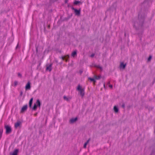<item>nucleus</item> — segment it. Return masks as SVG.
I'll return each mask as SVG.
<instances>
[{"mask_svg":"<svg viewBox=\"0 0 155 155\" xmlns=\"http://www.w3.org/2000/svg\"><path fill=\"white\" fill-rule=\"evenodd\" d=\"M37 114H34L35 116H36L37 115Z\"/></svg>","mask_w":155,"mask_h":155,"instance_id":"c756f323","label":"nucleus"},{"mask_svg":"<svg viewBox=\"0 0 155 155\" xmlns=\"http://www.w3.org/2000/svg\"><path fill=\"white\" fill-rule=\"evenodd\" d=\"M88 79L89 80H90L91 81L93 82L94 83H94L96 82V81L95 80V79H94V78H88Z\"/></svg>","mask_w":155,"mask_h":155,"instance_id":"f3484780","label":"nucleus"},{"mask_svg":"<svg viewBox=\"0 0 155 155\" xmlns=\"http://www.w3.org/2000/svg\"><path fill=\"white\" fill-rule=\"evenodd\" d=\"M101 75L96 76L95 75L94 77V78L95 79V80H98L100 79L101 78Z\"/></svg>","mask_w":155,"mask_h":155,"instance_id":"dca6fc26","label":"nucleus"},{"mask_svg":"<svg viewBox=\"0 0 155 155\" xmlns=\"http://www.w3.org/2000/svg\"><path fill=\"white\" fill-rule=\"evenodd\" d=\"M122 107H124V105H123V106H122Z\"/></svg>","mask_w":155,"mask_h":155,"instance_id":"2f4dec72","label":"nucleus"},{"mask_svg":"<svg viewBox=\"0 0 155 155\" xmlns=\"http://www.w3.org/2000/svg\"><path fill=\"white\" fill-rule=\"evenodd\" d=\"M5 128L6 129V134H8L10 133L12 131V129L11 127L9 125H6L5 126Z\"/></svg>","mask_w":155,"mask_h":155,"instance_id":"f03ea898","label":"nucleus"},{"mask_svg":"<svg viewBox=\"0 0 155 155\" xmlns=\"http://www.w3.org/2000/svg\"><path fill=\"white\" fill-rule=\"evenodd\" d=\"M151 56H150L148 58V61H150V60L151 59Z\"/></svg>","mask_w":155,"mask_h":155,"instance_id":"a878e982","label":"nucleus"},{"mask_svg":"<svg viewBox=\"0 0 155 155\" xmlns=\"http://www.w3.org/2000/svg\"><path fill=\"white\" fill-rule=\"evenodd\" d=\"M104 86L105 87V84H104Z\"/></svg>","mask_w":155,"mask_h":155,"instance_id":"7c9ffc66","label":"nucleus"},{"mask_svg":"<svg viewBox=\"0 0 155 155\" xmlns=\"http://www.w3.org/2000/svg\"><path fill=\"white\" fill-rule=\"evenodd\" d=\"M18 77L20 78H21L22 77V75L20 73H18Z\"/></svg>","mask_w":155,"mask_h":155,"instance_id":"5701e85b","label":"nucleus"},{"mask_svg":"<svg viewBox=\"0 0 155 155\" xmlns=\"http://www.w3.org/2000/svg\"><path fill=\"white\" fill-rule=\"evenodd\" d=\"M69 58V56L68 55H67L66 56H63L62 57V60H65L66 61H68Z\"/></svg>","mask_w":155,"mask_h":155,"instance_id":"1a4fd4ad","label":"nucleus"},{"mask_svg":"<svg viewBox=\"0 0 155 155\" xmlns=\"http://www.w3.org/2000/svg\"><path fill=\"white\" fill-rule=\"evenodd\" d=\"M52 66V64H51L49 65H47L46 67V70H49V71H51V67Z\"/></svg>","mask_w":155,"mask_h":155,"instance_id":"423d86ee","label":"nucleus"},{"mask_svg":"<svg viewBox=\"0 0 155 155\" xmlns=\"http://www.w3.org/2000/svg\"><path fill=\"white\" fill-rule=\"evenodd\" d=\"M77 120V117L75 118H72L71 119L69 120V123L71 124H72L75 122Z\"/></svg>","mask_w":155,"mask_h":155,"instance_id":"39448f33","label":"nucleus"},{"mask_svg":"<svg viewBox=\"0 0 155 155\" xmlns=\"http://www.w3.org/2000/svg\"><path fill=\"white\" fill-rule=\"evenodd\" d=\"M72 9L74 10L75 15H79L80 13V10H78L76 9L73 8Z\"/></svg>","mask_w":155,"mask_h":155,"instance_id":"20e7f679","label":"nucleus"},{"mask_svg":"<svg viewBox=\"0 0 155 155\" xmlns=\"http://www.w3.org/2000/svg\"><path fill=\"white\" fill-rule=\"evenodd\" d=\"M36 105L37 107H38L39 108L40 107L41 103L39 100H37L36 102Z\"/></svg>","mask_w":155,"mask_h":155,"instance_id":"9b49d317","label":"nucleus"},{"mask_svg":"<svg viewBox=\"0 0 155 155\" xmlns=\"http://www.w3.org/2000/svg\"><path fill=\"white\" fill-rule=\"evenodd\" d=\"M80 2H79V1H75L74 2V3L75 5H77Z\"/></svg>","mask_w":155,"mask_h":155,"instance_id":"b1692460","label":"nucleus"},{"mask_svg":"<svg viewBox=\"0 0 155 155\" xmlns=\"http://www.w3.org/2000/svg\"><path fill=\"white\" fill-rule=\"evenodd\" d=\"M31 88L30 83L29 82H28L25 86V89L28 90L30 89Z\"/></svg>","mask_w":155,"mask_h":155,"instance_id":"6e6552de","label":"nucleus"},{"mask_svg":"<svg viewBox=\"0 0 155 155\" xmlns=\"http://www.w3.org/2000/svg\"><path fill=\"white\" fill-rule=\"evenodd\" d=\"M94 55V54H92L91 55V57H93Z\"/></svg>","mask_w":155,"mask_h":155,"instance_id":"cd10ccee","label":"nucleus"},{"mask_svg":"<svg viewBox=\"0 0 155 155\" xmlns=\"http://www.w3.org/2000/svg\"><path fill=\"white\" fill-rule=\"evenodd\" d=\"M18 84V82L17 81H15L13 83L14 86H16Z\"/></svg>","mask_w":155,"mask_h":155,"instance_id":"aec40b11","label":"nucleus"},{"mask_svg":"<svg viewBox=\"0 0 155 155\" xmlns=\"http://www.w3.org/2000/svg\"><path fill=\"white\" fill-rule=\"evenodd\" d=\"M33 98H31L30 100L29 103V105L30 107H31V104H32V101H33Z\"/></svg>","mask_w":155,"mask_h":155,"instance_id":"4468645a","label":"nucleus"},{"mask_svg":"<svg viewBox=\"0 0 155 155\" xmlns=\"http://www.w3.org/2000/svg\"><path fill=\"white\" fill-rule=\"evenodd\" d=\"M97 68H99L101 70H102V68L99 65H98L97 66Z\"/></svg>","mask_w":155,"mask_h":155,"instance_id":"393cba45","label":"nucleus"},{"mask_svg":"<svg viewBox=\"0 0 155 155\" xmlns=\"http://www.w3.org/2000/svg\"><path fill=\"white\" fill-rule=\"evenodd\" d=\"M126 66V64H124L123 63H121L120 64V66L121 68L124 69L125 68Z\"/></svg>","mask_w":155,"mask_h":155,"instance_id":"f8f14e48","label":"nucleus"},{"mask_svg":"<svg viewBox=\"0 0 155 155\" xmlns=\"http://www.w3.org/2000/svg\"><path fill=\"white\" fill-rule=\"evenodd\" d=\"M90 140V139H89L88 140H87L86 142L84 144V147L85 148L86 147L87 145V144L89 143V141Z\"/></svg>","mask_w":155,"mask_h":155,"instance_id":"ddd939ff","label":"nucleus"},{"mask_svg":"<svg viewBox=\"0 0 155 155\" xmlns=\"http://www.w3.org/2000/svg\"><path fill=\"white\" fill-rule=\"evenodd\" d=\"M37 106L36 105V104H35L34 106L33 107V109L34 110H35L36 109Z\"/></svg>","mask_w":155,"mask_h":155,"instance_id":"412c9836","label":"nucleus"},{"mask_svg":"<svg viewBox=\"0 0 155 155\" xmlns=\"http://www.w3.org/2000/svg\"><path fill=\"white\" fill-rule=\"evenodd\" d=\"M71 98V97H64V100L68 101Z\"/></svg>","mask_w":155,"mask_h":155,"instance_id":"4be33fe9","label":"nucleus"},{"mask_svg":"<svg viewBox=\"0 0 155 155\" xmlns=\"http://www.w3.org/2000/svg\"><path fill=\"white\" fill-rule=\"evenodd\" d=\"M77 55V52L76 51H73L71 54V56L73 57H74Z\"/></svg>","mask_w":155,"mask_h":155,"instance_id":"a211bd4d","label":"nucleus"},{"mask_svg":"<svg viewBox=\"0 0 155 155\" xmlns=\"http://www.w3.org/2000/svg\"><path fill=\"white\" fill-rule=\"evenodd\" d=\"M77 89L78 91L81 95L82 96H83L84 94V89L82 88L81 86L80 85H78L77 87Z\"/></svg>","mask_w":155,"mask_h":155,"instance_id":"f257e3e1","label":"nucleus"},{"mask_svg":"<svg viewBox=\"0 0 155 155\" xmlns=\"http://www.w3.org/2000/svg\"><path fill=\"white\" fill-rule=\"evenodd\" d=\"M114 110L115 113H117L118 111V109L117 107L115 106L114 107Z\"/></svg>","mask_w":155,"mask_h":155,"instance_id":"2eb2a0df","label":"nucleus"},{"mask_svg":"<svg viewBox=\"0 0 155 155\" xmlns=\"http://www.w3.org/2000/svg\"><path fill=\"white\" fill-rule=\"evenodd\" d=\"M3 133V129L2 128H0V139H1Z\"/></svg>","mask_w":155,"mask_h":155,"instance_id":"6ab92c4d","label":"nucleus"},{"mask_svg":"<svg viewBox=\"0 0 155 155\" xmlns=\"http://www.w3.org/2000/svg\"><path fill=\"white\" fill-rule=\"evenodd\" d=\"M109 87L111 88H112L113 86L112 85L110 84L109 85Z\"/></svg>","mask_w":155,"mask_h":155,"instance_id":"bb28decb","label":"nucleus"},{"mask_svg":"<svg viewBox=\"0 0 155 155\" xmlns=\"http://www.w3.org/2000/svg\"><path fill=\"white\" fill-rule=\"evenodd\" d=\"M21 122L20 121H18L15 124V128H17L20 125Z\"/></svg>","mask_w":155,"mask_h":155,"instance_id":"9d476101","label":"nucleus"},{"mask_svg":"<svg viewBox=\"0 0 155 155\" xmlns=\"http://www.w3.org/2000/svg\"><path fill=\"white\" fill-rule=\"evenodd\" d=\"M27 105L23 106L21 109L20 112L21 113H23L24 112L27 110Z\"/></svg>","mask_w":155,"mask_h":155,"instance_id":"7ed1b4c3","label":"nucleus"},{"mask_svg":"<svg viewBox=\"0 0 155 155\" xmlns=\"http://www.w3.org/2000/svg\"><path fill=\"white\" fill-rule=\"evenodd\" d=\"M18 150V149H15L13 153H10V155H17Z\"/></svg>","mask_w":155,"mask_h":155,"instance_id":"0eeeda50","label":"nucleus"},{"mask_svg":"<svg viewBox=\"0 0 155 155\" xmlns=\"http://www.w3.org/2000/svg\"><path fill=\"white\" fill-rule=\"evenodd\" d=\"M22 92L21 91V92H20V95H21V96H22Z\"/></svg>","mask_w":155,"mask_h":155,"instance_id":"c85d7f7f","label":"nucleus"}]
</instances>
